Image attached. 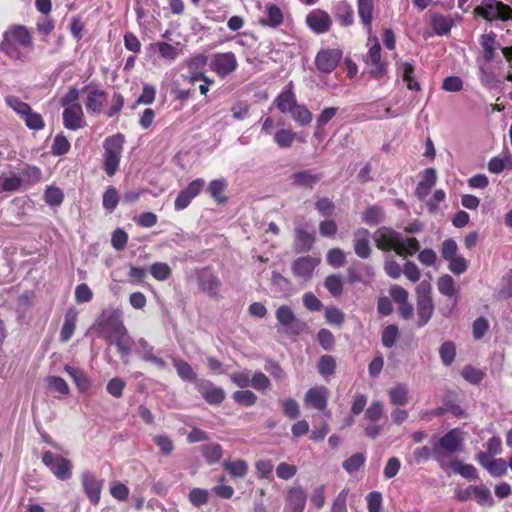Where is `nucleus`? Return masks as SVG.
Here are the masks:
<instances>
[{"instance_id":"obj_23","label":"nucleus","mask_w":512,"mask_h":512,"mask_svg":"<svg viewBox=\"0 0 512 512\" xmlns=\"http://www.w3.org/2000/svg\"><path fill=\"white\" fill-rule=\"evenodd\" d=\"M275 316L279 324L285 329V331H290L298 324V320L296 319L295 313L293 310L287 306H280L276 312Z\"/></svg>"},{"instance_id":"obj_18","label":"nucleus","mask_w":512,"mask_h":512,"mask_svg":"<svg viewBox=\"0 0 512 512\" xmlns=\"http://www.w3.org/2000/svg\"><path fill=\"white\" fill-rule=\"evenodd\" d=\"M354 251L360 258H368L371 253L370 233L367 229L360 228L354 233Z\"/></svg>"},{"instance_id":"obj_38","label":"nucleus","mask_w":512,"mask_h":512,"mask_svg":"<svg viewBox=\"0 0 512 512\" xmlns=\"http://www.w3.org/2000/svg\"><path fill=\"white\" fill-rule=\"evenodd\" d=\"M47 387L52 392H58L61 395H68L70 388L67 382L58 376H48L45 379Z\"/></svg>"},{"instance_id":"obj_27","label":"nucleus","mask_w":512,"mask_h":512,"mask_svg":"<svg viewBox=\"0 0 512 512\" xmlns=\"http://www.w3.org/2000/svg\"><path fill=\"white\" fill-rule=\"evenodd\" d=\"M292 184L299 187H312L320 180V175L310 170H304L294 173L291 176Z\"/></svg>"},{"instance_id":"obj_41","label":"nucleus","mask_w":512,"mask_h":512,"mask_svg":"<svg viewBox=\"0 0 512 512\" xmlns=\"http://www.w3.org/2000/svg\"><path fill=\"white\" fill-rule=\"evenodd\" d=\"M173 365L180 376V378L184 381H194L196 380V374L194 373L190 364L183 360L174 359Z\"/></svg>"},{"instance_id":"obj_59","label":"nucleus","mask_w":512,"mask_h":512,"mask_svg":"<svg viewBox=\"0 0 512 512\" xmlns=\"http://www.w3.org/2000/svg\"><path fill=\"white\" fill-rule=\"evenodd\" d=\"M447 262L450 271L457 275L463 274L468 268L465 258L458 254L450 258Z\"/></svg>"},{"instance_id":"obj_30","label":"nucleus","mask_w":512,"mask_h":512,"mask_svg":"<svg viewBox=\"0 0 512 512\" xmlns=\"http://www.w3.org/2000/svg\"><path fill=\"white\" fill-rule=\"evenodd\" d=\"M106 101V95L103 91L94 89L87 96L86 107L92 112H100Z\"/></svg>"},{"instance_id":"obj_2","label":"nucleus","mask_w":512,"mask_h":512,"mask_svg":"<svg viewBox=\"0 0 512 512\" xmlns=\"http://www.w3.org/2000/svg\"><path fill=\"white\" fill-rule=\"evenodd\" d=\"M378 249L383 251L394 250L398 255H413L419 250V242L415 238L404 239L401 233L381 227L373 234Z\"/></svg>"},{"instance_id":"obj_36","label":"nucleus","mask_w":512,"mask_h":512,"mask_svg":"<svg viewBox=\"0 0 512 512\" xmlns=\"http://www.w3.org/2000/svg\"><path fill=\"white\" fill-rule=\"evenodd\" d=\"M290 115L299 126L309 125L313 118L309 109L306 106L300 104H297L293 108V110L290 112Z\"/></svg>"},{"instance_id":"obj_58","label":"nucleus","mask_w":512,"mask_h":512,"mask_svg":"<svg viewBox=\"0 0 512 512\" xmlns=\"http://www.w3.org/2000/svg\"><path fill=\"white\" fill-rule=\"evenodd\" d=\"M250 386L257 391H263L271 386L269 378L262 372H256L251 376Z\"/></svg>"},{"instance_id":"obj_37","label":"nucleus","mask_w":512,"mask_h":512,"mask_svg":"<svg viewBox=\"0 0 512 512\" xmlns=\"http://www.w3.org/2000/svg\"><path fill=\"white\" fill-rule=\"evenodd\" d=\"M449 470H452L453 472L458 473L462 477L469 480H474L477 478L476 468L471 464H463L460 461L454 460L451 462Z\"/></svg>"},{"instance_id":"obj_39","label":"nucleus","mask_w":512,"mask_h":512,"mask_svg":"<svg viewBox=\"0 0 512 512\" xmlns=\"http://www.w3.org/2000/svg\"><path fill=\"white\" fill-rule=\"evenodd\" d=\"M453 21L450 17H445L440 14H435L432 17V26L436 34L445 35L447 34L451 27Z\"/></svg>"},{"instance_id":"obj_26","label":"nucleus","mask_w":512,"mask_h":512,"mask_svg":"<svg viewBox=\"0 0 512 512\" xmlns=\"http://www.w3.org/2000/svg\"><path fill=\"white\" fill-rule=\"evenodd\" d=\"M434 306L431 297L417 299V314L419 326H424L432 317Z\"/></svg>"},{"instance_id":"obj_7","label":"nucleus","mask_w":512,"mask_h":512,"mask_svg":"<svg viewBox=\"0 0 512 512\" xmlns=\"http://www.w3.org/2000/svg\"><path fill=\"white\" fill-rule=\"evenodd\" d=\"M475 12L488 21L512 20V9L498 0H483Z\"/></svg>"},{"instance_id":"obj_10","label":"nucleus","mask_w":512,"mask_h":512,"mask_svg":"<svg viewBox=\"0 0 512 512\" xmlns=\"http://www.w3.org/2000/svg\"><path fill=\"white\" fill-rule=\"evenodd\" d=\"M205 185L203 179L193 180L188 186L181 190L174 201V208L177 211L184 210L189 206L192 200L200 194Z\"/></svg>"},{"instance_id":"obj_15","label":"nucleus","mask_w":512,"mask_h":512,"mask_svg":"<svg viewBox=\"0 0 512 512\" xmlns=\"http://www.w3.org/2000/svg\"><path fill=\"white\" fill-rule=\"evenodd\" d=\"M328 389L324 386H315L310 388L304 397V403L307 407L324 410L327 407Z\"/></svg>"},{"instance_id":"obj_25","label":"nucleus","mask_w":512,"mask_h":512,"mask_svg":"<svg viewBox=\"0 0 512 512\" xmlns=\"http://www.w3.org/2000/svg\"><path fill=\"white\" fill-rule=\"evenodd\" d=\"M77 322V312L73 309H70L66 312L64 323L60 332V340L62 342H67L73 336L76 329Z\"/></svg>"},{"instance_id":"obj_46","label":"nucleus","mask_w":512,"mask_h":512,"mask_svg":"<svg viewBox=\"0 0 512 512\" xmlns=\"http://www.w3.org/2000/svg\"><path fill=\"white\" fill-rule=\"evenodd\" d=\"M232 398L240 405L249 407L257 402V396L251 390H238L233 393Z\"/></svg>"},{"instance_id":"obj_42","label":"nucleus","mask_w":512,"mask_h":512,"mask_svg":"<svg viewBox=\"0 0 512 512\" xmlns=\"http://www.w3.org/2000/svg\"><path fill=\"white\" fill-rule=\"evenodd\" d=\"M295 137V132L283 128L274 134V141L280 148H288L293 144Z\"/></svg>"},{"instance_id":"obj_4","label":"nucleus","mask_w":512,"mask_h":512,"mask_svg":"<svg viewBox=\"0 0 512 512\" xmlns=\"http://www.w3.org/2000/svg\"><path fill=\"white\" fill-rule=\"evenodd\" d=\"M124 136L116 134L105 139L104 147V171L108 176H113L119 169L123 151Z\"/></svg>"},{"instance_id":"obj_1","label":"nucleus","mask_w":512,"mask_h":512,"mask_svg":"<svg viewBox=\"0 0 512 512\" xmlns=\"http://www.w3.org/2000/svg\"><path fill=\"white\" fill-rule=\"evenodd\" d=\"M33 46V39L28 29L16 25L4 32L0 49L9 58L25 62L29 59Z\"/></svg>"},{"instance_id":"obj_19","label":"nucleus","mask_w":512,"mask_h":512,"mask_svg":"<svg viewBox=\"0 0 512 512\" xmlns=\"http://www.w3.org/2000/svg\"><path fill=\"white\" fill-rule=\"evenodd\" d=\"M196 388L210 404L220 403L224 398L223 391L214 387L209 381L197 380Z\"/></svg>"},{"instance_id":"obj_44","label":"nucleus","mask_w":512,"mask_h":512,"mask_svg":"<svg viewBox=\"0 0 512 512\" xmlns=\"http://www.w3.org/2000/svg\"><path fill=\"white\" fill-rule=\"evenodd\" d=\"M23 181L28 185L38 184L42 179V171L37 166L27 165L22 169L21 172Z\"/></svg>"},{"instance_id":"obj_64","label":"nucleus","mask_w":512,"mask_h":512,"mask_svg":"<svg viewBox=\"0 0 512 512\" xmlns=\"http://www.w3.org/2000/svg\"><path fill=\"white\" fill-rule=\"evenodd\" d=\"M93 298V292L85 283L79 284L75 288V300L77 303H87Z\"/></svg>"},{"instance_id":"obj_24","label":"nucleus","mask_w":512,"mask_h":512,"mask_svg":"<svg viewBox=\"0 0 512 512\" xmlns=\"http://www.w3.org/2000/svg\"><path fill=\"white\" fill-rule=\"evenodd\" d=\"M306 493L301 488H292L288 492L287 505L292 512H303L306 505Z\"/></svg>"},{"instance_id":"obj_51","label":"nucleus","mask_w":512,"mask_h":512,"mask_svg":"<svg viewBox=\"0 0 512 512\" xmlns=\"http://www.w3.org/2000/svg\"><path fill=\"white\" fill-rule=\"evenodd\" d=\"M400 71L402 73L403 81L407 84V87L410 90H419L420 86L417 81L414 80L413 73L414 68L409 63H403L400 66Z\"/></svg>"},{"instance_id":"obj_52","label":"nucleus","mask_w":512,"mask_h":512,"mask_svg":"<svg viewBox=\"0 0 512 512\" xmlns=\"http://www.w3.org/2000/svg\"><path fill=\"white\" fill-rule=\"evenodd\" d=\"M22 119L26 126L31 130H41L45 126L42 116L39 113L34 112L32 108L22 117Z\"/></svg>"},{"instance_id":"obj_63","label":"nucleus","mask_w":512,"mask_h":512,"mask_svg":"<svg viewBox=\"0 0 512 512\" xmlns=\"http://www.w3.org/2000/svg\"><path fill=\"white\" fill-rule=\"evenodd\" d=\"M125 385V382L121 378L114 377L108 381L106 390L113 397L120 398L123 394Z\"/></svg>"},{"instance_id":"obj_31","label":"nucleus","mask_w":512,"mask_h":512,"mask_svg":"<svg viewBox=\"0 0 512 512\" xmlns=\"http://www.w3.org/2000/svg\"><path fill=\"white\" fill-rule=\"evenodd\" d=\"M155 46L160 56L169 62L174 61L182 52L179 43L174 46L166 42H158Z\"/></svg>"},{"instance_id":"obj_47","label":"nucleus","mask_w":512,"mask_h":512,"mask_svg":"<svg viewBox=\"0 0 512 512\" xmlns=\"http://www.w3.org/2000/svg\"><path fill=\"white\" fill-rule=\"evenodd\" d=\"M384 213L378 206H371L363 213L362 220L369 225H376L382 222Z\"/></svg>"},{"instance_id":"obj_32","label":"nucleus","mask_w":512,"mask_h":512,"mask_svg":"<svg viewBox=\"0 0 512 512\" xmlns=\"http://www.w3.org/2000/svg\"><path fill=\"white\" fill-rule=\"evenodd\" d=\"M226 473L233 478H243L248 473V465L240 459L226 461Z\"/></svg>"},{"instance_id":"obj_55","label":"nucleus","mask_w":512,"mask_h":512,"mask_svg":"<svg viewBox=\"0 0 512 512\" xmlns=\"http://www.w3.org/2000/svg\"><path fill=\"white\" fill-rule=\"evenodd\" d=\"M365 460L366 457L363 453H356L344 461L343 468L348 473L356 472L361 466H363Z\"/></svg>"},{"instance_id":"obj_34","label":"nucleus","mask_w":512,"mask_h":512,"mask_svg":"<svg viewBox=\"0 0 512 512\" xmlns=\"http://www.w3.org/2000/svg\"><path fill=\"white\" fill-rule=\"evenodd\" d=\"M112 343L116 345L119 354L125 358L131 353L133 341L127 334V331L123 334H117L113 337Z\"/></svg>"},{"instance_id":"obj_6","label":"nucleus","mask_w":512,"mask_h":512,"mask_svg":"<svg viewBox=\"0 0 512 512\" xmlns=\"http://www.w3.org/2000/svg\"><path fill=\"white\" fill-rule=\"evenodd\" d=\"M96 328L99 336L110 344L115 335L126 332L123 322L113 312H103L97 319Z\"/></svg>"},{"instance_id":"obj_14","label":"nucleus","mask_w":512,"mask_h":512,"mask_svg":"<svg viewBox=\"0 0 512 512\" xmlns=\"http://www.w3.org/2000/svg\"><path fill=\"white\" fill-rule=\"evenodd\" d=\"M63 125L66 129L76 131L86 125L82 106L66 107L63 110Z\"/></svg>"},{"instance_id":"obj_45","label":"nucleus","mask_w":512,"mask_h":512,"mask_svg":"<svg viewBox=\"0 0 512 512\" xmlns=\"http://www.w3.org/2000/svg\"><path fill=\"white\" fill-rule=\"evenodd\" d=\"M70 147L68 139L63 134H57L53 139L51 152L55 156H62L68 153Z\"/></svg>"},{"instance_id":"obj_28","label":"nucleus","mask_w":512,"mask_h":512,"mask_svg":"<svg viewBox=\"0 0 512 512\" xmlns=\"http://www.w3.org/2000/svg\"><path fill=\"white\" fill-rule=\"evenodd\" d=\"M388 396L393 405L403 406L409 402V389L405 384H398L388 390Z\"/></svg>"},{"instance_id":"obj_61","label":"nucleus","mask_w":512,"mask_h":512,"mask_svg":"<svg viewBox=\"0 0 512 512\" xmlns=\"http://www.w3.org/2000/svg\"><path fill=\"white\" fill-rule=\"evenodd\" d=\"M439 353H440L442 362L445 365H450L455 358V353H456L455 345L452 342L447 341L441 345Z\"/></svg>"},{"instance_id":"obj_35","label":"nucleus","mask_w":512,"mask_h":512,"mask_svg":"<svg viewBox=\"0 0 512 512\" xmlns=\"http://www.w3.org/2000/svg\"><path fill=\"white\" fill-rule=\"evenodd\" d=\"M358 14L362 23L367 27L368 31H370L373 14V1L358 0Z\"/></svg>"},{"instance_id":"obj_13","label":"nucleus","mask_w":512,"mask_h":512,"mask_svg":"<svg viewBox=\"0 0 512 512\" xmlns=\"http://www.w3.org/2000/svg\"><path fill=\"white\" fill-rule=\"evenodd\" d=\"M320 258L312 256H303L296 259L292 264V270L296 277L303 280H309L313 271L319 265Z\"/></svg>"},{"instance_id":"obj_8","label":"nucleus","mask_w":512,"mask_h":512,"mask_svg":"<svg viewBox=\"0 0 512 512\" xmlns=\"http://www.w3.org/2000/svg\"><path fill=\"white\" fill-rule=\"evenodd\" d=\"M371 42L365 62L370 74L375 78H381L386 73V64L381 60V47L377 38H369V43Z\"/></svg>"},{"instance_id":"obj_48","label":"nucleus","mask_w":512,"mask_h":512,"mask_svg":"<svg viewBox=\"0 0 512 512\" xmlns=\"http://www.w3.org/2000/svg\"><path fill=\"white\" fill-rule=\"evenodd\" d=\"M64 199V195L61 189L48 186L44 192V200L50 206H59Z\"/></svg>"},{"instance_id":"obj_57","label":"nucleus","mask_w":512,"mask_h":512,"mask_svg":"<svg viewBox=\"0 0 512 512\" xmlns=\"http://www.w3.org/2000/svg\"><path fill=\"white\" fill-rule=\"evenodd\" d=\"M209 195L219 203L224 201V181L216 179L210 182L208 189Z\"/></svg>"},{"instance_id":"obj_43","label":"nucleus","mask_w":512,"mask_h":512,"mask_svg":"<svg viewBox=\"0 0 512 512\" xmlns=\"http://www.w3.org/2000/svg\"><path fill=\"white\" fill-rule=\"evenodd\" d=\"M438 290L441 294L453 297L457 293L454 279L450 275H443L437 282Z\"/></svg>"},{"instance_id":"obj_56","label":"nucleus","mask_w":512,"mask_h":512,"mask_svg":"<svg viewBox=\"0 0 512 512\" xmlns=\"http://www.w3.org/2000/svg\"><path fill=\"white\" fill-rule=\"evenodd\" d=\"M80 92L75 87H70L67 93L61 97L60 105L63 108L72 107V106H81L79 102Z\"/></svg>"},{"instance_id":"obj_16","label":"nucleus","mask_w":512,"mask_h":512,"mask_svg":"<svg viewBox=\"0 0 512 512\" xmlns=\"http://www.w3.org/2000/svg\"><path fill=\"white\" fill-rule=\"evenodd\" d=\"M307 25L315 33H324L329 30L331 26V18L325 11L314 10L306 17Z\"/></svg>"},{"instance_id":"obj_62","label":"nucleus","mask_w":512,"mask_h":512,"mask_svg":"<svg viewBox=\"0 0 512 512\" xmlns=\"http://www.w3.org/2000/svg\"><path fill=\"white\" fill-rule=\"evenodd\" d=\"M203 455L209 463H214L220 459L222 455L221 446L218 444H207L202 448Z\"/></svg>"},{"instance_id":"obj_29","label":"nucleus","mask_w":512,"mask_h":512,"mask_svg":"<svg viewBox=\"0 0 512 512\" xmlns=\"http://www.w3.org/2000/svg\"><path fill=\"white\" fill-rule=\"evenodd\" d=\"M23 183L22 178L15 174H1L0 175V194L4 192H14L20 189Z\"/></svg>"},{"instance_id":"obj_33","label":"nucleus","mask_w":512,"mask_h":512,"mask_svg":"<svg viewBox=\"0 0 512 512\" xmlns=\"http://www.w3.org/2000/svg\"><path fill=\"white\" fill-rule=\"evenodd\" d=\"M335 14L341 25L348 26L352 24L353 10L346 1H341L336 4Z\"/></svg>"},{"instance_id":"obj_22","label":"nucleus","mask_w":512,"mask_h":512,"mask_svg":"<svg viewBox=\"0 0 512 512\" xmlns=\"http://www.w3.org/2000/svg\"><path fill=\"white\" fill-rule=\"evenodd\" d=\"M64 370L73 379L79 392L84 393L91 388V379L83 371L70 365H66Z\"/></svg>"},{"instance_id":"obj_3","label":"nucleus","mask_w":512,"mask_h":512,"mask_svg":"<svg viewBox=\"0 0 512 512\" xmlns=\"http://www.w3.org/2000/svg\"><path fill=\"white\" fill-rule=\"evenodd\" d=\"M464 432L454 428L443 435L433 447V457L444 471L449 470L452 456L463 448Z\"/></svg>"},{"instance_id":"obj_21","label":"nucleus","mask_w":512,"mask_h":512,"mask_svg":"<svg viewBox=\"0 0 512 512\" xmlns=\"http://www.w3.org/2000/svg\"><path fill=\"white\" fill-rule=\"evenodd\" d=\"M283 22L281 9L274 4L265 6L264 15L259 19V23L265 26L277 27Z\"/></svg>"},{"instance_id":"obj_40","label":"nucleus","mask_w":512,"mask_h":512,"mask_svg":"<svg viewBox=\"0 0 512 512\" xmlns=\"http://www.w3.org/2000/svg\"><path fill=\"white\" fill-rule=\"evenodd\" d=\"M5 103L8 107H10L15 113H17L21 118L27 114L31 106L25 102H23L19 97L9 95L5 98Z\"/></svg>"},{"instance_id":"obj_53","label":"nucleus","mask_w":512,"mask_h":512,"mask_svg":"<svg viewBox=\"0 0 512 512\" xmlns=\"http://www.w3.org/2000/svg\"><path fill=\"white\" fill-rule=\"evenodd\" d=\"M102 202L105 210H107L108 212H112L119 202V195L117 190L112 186L108 187L105 193L103 194Z\"/></svg>"},{"instance_id":"obj_9","label":"nucleus","mask_w":512,"mask_h":512,"mask_svg":"<svg viewBox=\"0 0 512 512\" xmlns=\"http://www.w3.org/2000/svg\"><path fill=\"white\" fill-rule=\"evenodd\" d=\"M455 497L457 500L461 502L474 499L478 504L482 506L491 505L493 503V499L489 489L483 485H470L464 489H457L455 491Z\"/></svg>"},{"instance_id":"obj_54","label":"nucleus","mask_w":512,"mask_h":512,"mask_svg":"<svg viewBox=\"0 0 512 512\" xmlns=\"http://www.w3.org/2000/svg\"><path fill=\"white\" fill-rule=\"evenodd\" d=\"M283 413L290 419H296L300 414L298 402L293 398H287L280 401Z\"/></svg>"},{"instance_id":"obj_60","label":"nucleus","mask_w":512,"mask_h":512,"mask_svg":"<svg viewBox=\"0 0 512 512\" xmlns=\"http://www.w3.org/2000/svg\"><path fill=\"white\" fill-rule=\"evenodd\" d=\"M326 289L333 295L339 296L343 290V283L339 276L330 275L326 278L324 283Z\"/></svg>"},{"instance_id":"obj_5","label":"nucleus","mask_w":512,"mask_h":512,"mask_svg":"<svg viewBox=\"0 0 512 512\" xmlns=\"http://www.w3.org/2000/svg\"><path fill=\"white\" fill-rule=\"evenodd\" d=\"M41 459L42 463L58 480L66 481L72 477L73 464L69 459L51 451H44Z\"/></svg>"},{"instance_id":"obj_49","label":"nucleus","mask_w":512,"mask_h":512,"mask_svg":"<svg viewBox=\"0 0 512 512\" xmlns=\"http://www.w3.org/2000/svg\"><path fill=\"white\" fill-rule=\"evenodd\" d=\"M314 243V235L302 229L296 231V247L300 251L309 250Z\"/></svg>"},{"instance_id":"obj_12","label":"nucleus","mask_w":512,"mask_h":512,"mask_svg":"<svg viewBox=\"0 0 512 512\" xmlns=\"http://www.w3.org/2000/svg\"><path fill=\"white\" fill-rule=\"evenodd\" d=\"M81 483L85 494L93 505L100 501L102 481L98 480L91 471H85L81 475Z\"/></svg>"},{"instance_id":"obj_17","label":"nucleus","mask_w":512,"mask_h":512,"mask_svg":"<svg viewBox=\"0 0 512 512\" xmlns=\"http://www.w3.org/2000/svg\"><path fill=\"white\" fill-rule=\"evenodd\" d=\"M275 104L282 113H290L298 104L293 92V83L289 82L284 90L276 97Z\"/></svg>"},{"instance_id":"obj_11","label":"nucleus","mask_w":512,"mask_h":512,"mask_svg":"<svg viewBox=\"0 0 512 512\" xmlns=\"http://www.w3.org/2000/svg\"><path fill=\"white\" fill-rule=\"evenodd\" d=\"M341 57L339 49H323L317 53L315 65L320 72L329 74L337 67Z\"/></svg>"},{"instance_id":"obj_20","label":"nucleus","mask_w":512,"mask_h":512,"mask_svg":"<svg viewBox=\"0 0 512 512\" xmlns=\"http://www.w3.org/2000/svg\"><path fill=\"white\" fill-rule=\"evenodd\" d=\"M136 351L141 355L143 360L156 365L159 368H165L166 362L154 354V348L143 338L137 341Z\"/></svg>"},{"instance_id":"obj_50","label":"nucleus","mask_w":512,"mask_h":512,"mask_svg":"<svg viewBox=\"0 0 512 512\" xmlns=\"http://www.w3.org/2000/svg\"><path fill=\"white\" fill-rule=\"evenodd\" d=\"M151 275L158 281H165L171 276V269L163 262L153 263L150 267Z\"/></svg>"}]
</instances>
